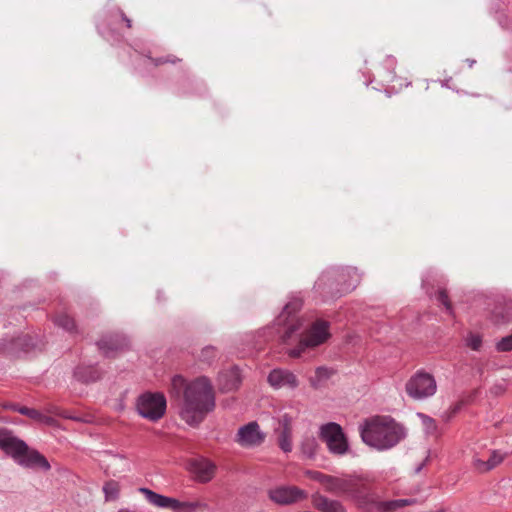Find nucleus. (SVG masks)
<instances>
[{"label": "nucleus", "mask_w": 512, "mask_h": 512, "mask_svg": "<svg viewBox=\"0 0 512 512\" xmlns=\"http://www.w3.org/2000/svg\"><path fill=\"white\" fill-rule=\"evenodd\" d=\"M172 390L183 391V405L180 417L190 426L199 425L206 415L215 408V395L207 377H198L187 382L181 375H175L171 381Z\"/></svg>", "instance_id": "obj_1"}, {"label": "nucleus", "mask_w": 512, "mask_h": 512, "mask_svg": "<svg viewBox=\"0 0 512 512\" xmlns=\"http://www.w3.org/2000/svg\"><path fill=\"white\" fill-rule=\"evenodd\" d=\"M362 441L378 450L395 447L407 435L405 427L390 416L376 415L367 418L359 426Z\"/></svg>", "instance_id": "obj_2"}, {"label": "nucleus", "mask_w": 512, "mask_h": 512, "mask_svg": "<svg viewBox=\"0 0 512 512\" xmlns=\"http://www.w3.org/2000/svg\"><path fill=\"white\" fill-rule=\"evenodd\" d=\"M325 491L345 499L353 500L363 509L372 502L371 489L366 479L357 474L328 475L319 471L309 473Z\"/></svg>", "instance_id": "obj_3"}, {"label": "nucleus", "mask_w": 512, "mask_h": 512, "mask_svg": "<svg viewBox=\"0 0 512 512\" xmlns=\"http://www.w3.org/2000/svg\"><path fill=\"white\" fill-rule=\"evenodd\" d=\"M360 282L356 268L337 267L325 270L314 284L323 300L334 299L354 290Z\"/></svg>", "instance_id": "obj_4"}, {"label": "nucleus", "mask_w": 512, "mask_h": 512, "mask_svg": "<svg viewBox=\"0 0 512 512\" xmlns=\"http://www.w3.org/2000/svg\"><path fill=\"white\" fill-rule=\"evenodd\" d=\"M0 449L18 465L28 469L50 470L48 460L37 450L29 448L27 443L7 428H0Z\"/></svg>", "instance_id": "obj_5"}, {"label": "nucleus", "mask_w": 512, "mask_h": 512, "mask_svg": "<svg viewBox=\"0 0 512 512\" xmlns=\"http://www.w3.org/2000/svg\"><path fill=\"white\" fill-rule=\"evenodd\" d=\"M302 305V299L293 296L278 316L277 324L284 326V331L281 335L283 343H291L293 338L297 337L298 332L304 327V320L295 316V314L302 308Z\"/></svg>", "instance_id": "obj_6"}, {"label": "nucleus", "mask_w": 512, "mask_h": 512, "mask_svg": "<svg viewBox=\"0 0 512 512\" xmlns=\"http://www.w3.org/2000/svg\"><path fill=\"white\" fill-rule=\"evenodd\" d=\"M329 337V323L318 319L301 335L298 346L290 349L288 355L292 358L300 357L306 348L317 347L323 344Z\"/></svg>", "instance_id": "obj_7"}, {"label": "nucleus", "mask_w": 512, "mask_h": 512, "mask_svg": "<svg viewBox=\"0 0 512 512\" xmlns=\"http://www.w3.org/2000/svg\"><path fill=\"white\" fill-rule=\"evenodd\" d=\"M167 401L162 393L145 392L136 401L138 414L151 422L160 420L166 412Z\"/></svg>", "instance_id": "obj_8"}, {"label": "nucleus", "mask_w": 512, "mask_h": 512, "mask_svg": "<svg viewBox=\"0 0 512 512\" xmlns=\"http://www.w3.org/2000/svg\"><path fill=\"white\" fill-rule=\"evenodd\" d=\"M320 437L326 443L329 452L334 455L342 456L349 450L348 440L343 429L335 422L322 425Z\"/></svg>", "instance_id": "obj_9"}, {"label": "nucleus", "mask_w": 512, "mask_h": 512, "mask_svg": "<svg viewBox=\"0 0 512 512\" xmlns=\"http://www.w3.org/2000/svg\"><path fill=\"white\" fill-rule=\"evenodd\" d=\"M437 385L434 377L426 372L418 371L406 383L407 394L415 399L422 400L436 393Z\"/></svg>", "instance_id": "obj_10"}, {"label": "nucleus", "mask_w": 512, "mask_h": 512, "mask_svg": "<svg viewBox=\"0 0 512 512\" xmlns=\"http://www.w3.org/2000/svg\"><path fill=\"white\" fill-rule=\"evenodd\" d=\"M139 491L145 496L150 504L159 508H168L174 511L185 510L186 512H192L200 506V503L198 502H181L175 498L158 494L148 488H140Z\"/></svg>", "instance_id": "obj_11"}, {"label": "nucleus", "mask_w": 512, "mask_h": 512, "mask_svg": "<svg viewBox=\"0 0 512 512\" xmlns=\"http://www.w3.org/2000/svg\"><path fill=\"white\" fill-rule=\"evenodd\" d=\"M271 501L279 505H290L304 498L307 494L304 490L296 486H277L268 491Z\"/></svg>", "instance_id": "obj_12"}, {"label": "nucleus", "mask_w": 512, "mask_h": 512, "mask_svg": "<svg viewBox=\"0 0 512 512\" xmlns=\"http://www.w3.org/2000/svg\"><path fill=\"white\" fill-rule=\"evenodd\" d=\"M372 502L363 508L366 512H395L396 510L416 503L414 498L380 501L371 490Z\"/></svg>", "instance_id": "obj_13"}, {"label": "nucleus", "mask_w": 512, "mask_h": 512, "mask_svg": "<svg viewBox=\"0 0 512 512\" xmlns=\"http://www.w3.org/2000/svg\"><path fill=\"white\" fill-rule=\"evenodd\" d=\"M267 381L274 389L288 388L294 390L299 385L297 376L290 370L283 368L273 369L269 373Z\"/></svg>", "instance_id": "obj_14"}, {"label": "nucleus", "mask_w": 512, "mask_h": 512, "mask_svg": "<svg viewBox=\"0 0 512 512\" xmlns=\"http://www.w3.org/2000/svg\"><path fill=\"white\" fill-rule=\"evenodd\" d=\"M264 434L260 431L256 422H250L242 426L237 433V442L242 446H256L264 441Z\"/></svg>", "instance_id": "obj_15"}, {"label": "nucleus", "mask_w": 512, "mask_h": 512, "mask_svg": "<svg viewBox=\"0 0 512 512\" xmlns=\"http://www.w3.org/2000/svg\"><path fill=\"white\" fill-rule=\"evenodd\" d=\"M128 341L122 335H109L97 342L99 350L105 357H112L114 353L127 347Z\"/></svg>", "instance_id": "obj_16"}, {"label": "nucleus", "mask_w": 512, "mask_h": 512, "mask_svg": "<svg viewBox=\"0 0 512 512\" xmlns=\"http://www.w3.org/2000/svg\"><path fill=\"white\" fill-rule=\"evenodd\" d=\"M190 470L200 482H208L215 472V465L207 459L198 458L190 462Z\"/></svg>", "instance_id": "obj_17"}, {"label": "nucleus", "mask_w": 512, "mask_h": 512, "mask_svg": "<svg viewBox=\"0 0 512 512\" xmlns=\"http://www.w3.org/2000/svg\"><path fill=\"white\" fill-rule=\"evenodd\" d=\"M241 371L237 366H233L219 373L218 382L221 390L233 391L241 384Z\"/></svg>", "instance_id": "obj_18"}, {"label": "nucleus", "mask_w": 512, "mask_h": 512, "mask_svg": "<svg viewBox=\"0 0 512 512\" xmlns=\"http://www.w3.org/2000/svg\"><path fill=\"white\" fill-rule=\"evenodd\" d=\"M101 371L95 366H78L74 370V377L81 382L90 383L99 380Z\"/></svg>", "instance_id": "obj_19"}, {"label": "nucleus", "mask_w": 512, "mask_h": 512, "mask_svg": "<svg viewBox=\"0 0 512 512\" xmlns=\"http://www.w3.org/2000/svg\"><path fill=\"white\" fill-rule=\"evenodd\" d=\"M315 505L322 512H346L341 502L331 500L325 496L316 497Z\"/></svg>", "instance_id": "obj_20"}, {"label": "nucleus", "mask_w": 512, "mask_h": 512, "mask_svg": "<svg viewBox=\"0 0 512 512\" xmlns=\"http://www.w3.org/2000/svg\"><path fill=\"white\" fill-rule=\"evenodd\" d=\"M504 460V454L500 453L499 451H492L489 459L487 461H483L480 459L475 460V466L481 471V472H487L498 466L502 461Z\"/></svg>", "instance_id": "obj_21"}, {"label": "nucleus", "mask_w": 512, "mask_h": 512, "mask_svg": "<svg viewBox=\"0 0 512 512\" xmlns=\"http://www.w3.org/2000/svg\"><path fill=\"white\" fill-rule=\"evenodd\" d=\"M54 323L70 334H77L78 332L74 319L66 313L57 315L54 319Z\"/></svg>", "instance_id": "obj_22"}, {"label": "nucleus", "mask_w": 512, "mask_h": 512, "mask_svg": "<svg viewBox=\"0 0 512 512\" xmlns=\"http://www.w3.org/2000/svg\"><path fill=\"white\" fill-rule=\"evenodd\" d=\"M18 412L22 415H25L29 417L30 419H33L39 423L43 424H51L53 422V419L50 416L44 415L40 411L34 409V408H28L25 406H22L18 409Z\"/></svg>", "instance_id": "obj_23"}, {"label": "nucleus", "mask_w": 512, "mask_h": 512, "mask_svg": "<svg viewBox=\"0 0 512 512\" xmlns=\"http://www.w3.org/2000/svg\"><path fill=\"white\" fill-rule=\"evenodd\" d=\"M102 490L106 501H115L119 497L120 485L118 482L110 480L103 485Z\"/></svg>", "instance_id": "obj_24"}, {"label": "nucleus", "mask_w": 512, "mask_h": 512, "mask_svg": "<svg viewBox=\"0 0 512 512\" xmlns=\"http://www.w3.org/2000/svg\"><path fill=\"white\" fill-rule=\"evenodd\" d=\"M317 446H318V444H317L316 439L313 437H310V438H306L302 441L301 450H302L303 454H305L307 457L312 458L316 454Z\"/></svg>", "instance_id": "obj_25"}, {"label": "nucleus", "mask_w": 512, "mask_h": 512, "mask_svg": "<svg viewBox=\"0 0 512 512\" xmlns=\"http://www.w3.org/2000/svg\"><path fill=\"white\" fill-rule=\"evenodd\" d=\"M278 444L285 453L292 451L291 431H281L278 437Z\"/></svg>", "instance_id": "obj_26"}, {"label": "nucleus", "mask_w": 512, "mask_h": 512, "mask_svg": "<svg viewBox=\"0 0 512 512\" xmlns=\"http://www.w3.org/2000/svg\"><path fill=\"white\" fill-rule=\"evenodd\" d=\"M466 345L472 350L478 351L482 346V338L479 334L470 333L465 339Z\"/></svg>", "instance_id": "obj_27"}, {"label": "nucleus", "mask_w": 512, "mask_h": 512, "mask_svg": "<svg viewBox=\"0 0 512 512\" xmlns=\"http://www.w3.org/2000/svg\"><path fill=\"white\" fill-rule=\"evenodd\" d=\"M435 299L445 307L447 312L452 313V305L444 289L438 290L435 294Z\"/></svg>", "instance_id": "obj_28"}, {"label": "nucleus", "mask_w": 512, "mask_h": 512, "mask_svg": "<svg viewBox=\"0 0 512 512\" xmlns=\"http://www.w3.org/2000/svg\"><path fill=\"white\" fill-rule=\"evenodd\" d=\"M496 349L499 352H508L512 350V334L506 337H503L496 344Z\"/></svg>", "instance_id": "obj_29"}, {"label": "nucleus", "mask_w": 512, "mask_h": 512, "mask_svg": "<svg viewBox=\"0 0 512 512\" xmlns=\"http://www.w3.org/2000/svg\"><path fill=\"white\" fill-rule=\"evenodd\" d=\"M216 357V349L213 346H207L202 349L200 360L209 363Z\"/></svg>", "instance_id": "obj_30"}, {"label": "nucleus", "mask_w": 512, "mask_h": 512, "mask_svg": "<svg viewBox=\"0 0 512 512\" xmlns=\"http://www.w3.org/2000/svg\"><path fill=\"white\" fill-rule=\"evenodd\" d=\"M292 420L293 417L289 416L288 414H284L281 416L279 423L282 426V431H291Z\"/></svg>", "instance_id": "obj_31"}, {"label": "nucleus", "mask_w": 512, "mask_h": 512, "mask_svg": "<svg viewBox=\"0 0 512 512\" xmlns=\"http://www.w3.org/2000/svg\"><path fill=\"white\" fill-rule=\"evenodd\" d=\"M2 407L6 410H13V411H17V412H18V409L21 408L17 404H13V403H3Z\"/></svg>", "instance_id": "obj_32"}, {"label": "nucleus", "mask_w": 512, "mask_h": 512, "mask_svg": "<svg viewBox=\"0 0 512 512\" xmlns=\"http://www.w3.org/2000/svg\"><path fill=\"white\" fill-rule=\"evenodd\" d=\"M120 15L122 20L126 23L127 28H131L132 22L131 19H129L122 11H120Z\"/></svg>", "instance_id": "obj_33"}, {"label": "nucleus", "mask_w": 512, "mask_h": 512, "mask_svg": "<svg viewBox=\"0 0 512 512\" xmlns=\"http://www.w3.org/2000/svg\"><path fill=\"white\" fill-rule=\"evenodd\" d=\"M167 62H171V63H175V60L174 59H170V58H167L165 60H162V59H157L155 64L156 65H159V64H162V63H167Z\"/></svg>", "instance_id": "obj_34"}, {"label": "nucleus", "mask_w": 512, "mask_h": 512, "mask_svg": "<svg viewBox=\"0 0 512 512\" xmlns=\"http://www.w3.org/2000/svg\"><path fill=\"white\" fill-rule=\"evenodd\" d=\"M116 457H117V458H119V459H121V460H123V461H125V465H126L125 470L129 471V470H130V466H129V464H128V462H127L126 458H125V456H124V455H116Z\"/></svg>", "instance_id": "obj_35"}, {"label": "nucleus", "mask_w": 512, "mask_h": 512, "mask_svg": "<svg viewBox=\"0 0 512 512\" xmlns=\"http://www.w3.org/2000/svg\"><path fill=\"white\" fill-rule=\"evenodd\" d=\"M423 468V464L419 465L417 468H416V473L420 472Z\"/></svg>", "instance_id": "obj_36"}, {"label": "nucleus", "mask_w": 512, "mask_h": 512, "mask_svg": "<svg viewBox=\"0 0 512 512\" xmlns=\"http://www.w3.org/2000/svg\"><path fill=\"white\" fill-rule=\"evenodd\" d=\"M468 62H469V66H470V67L475 63V61H474V60H468Z\"/></svg>", "instance_id": "obj_37"}, {"label": "nucleus", "mask_w": 512, "mask_h": 512, "mask_svg": "<svg viewBox=\"0 0 512 512\" xmlns=\"http://www.w3.org/2000/svg\"><path fill=\"white\" fill-rule=\"evenodd\" d=\"M425 418L429 421V422H432V418L428 417V416H425Z\"/></svg>", "instance_id": "obj_38"}]
</instances>
